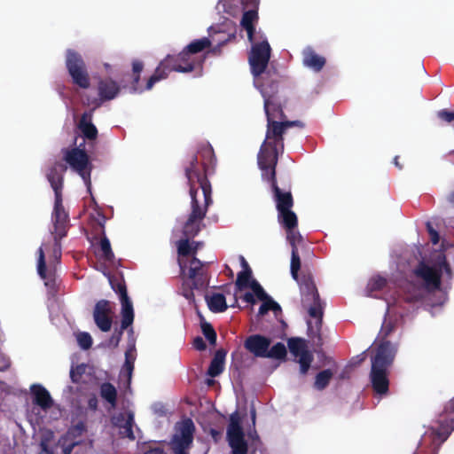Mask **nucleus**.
I'll list each match as a JSON object with an SVG mask.
<instances>
[{
    "instance_id": "f257e3e1",
    "label": "nucleus",
    "mask_w": 454,
    "mask_h": 454,
    "mask_svg": "<svg viewBox=\"0 0 454 454\" xmlns=\"http://www.w3.org/2000/svg\"><path fill=\"white\" fill-rule=\"evenodd\" d=\"M185 176L190 186L191 212L184 221H178L184 239L176 242L178 264L183 284L182 295L190 302L194 301L195 294L202 293L208 286L206 264L194 257L199 243L190 242L201 230L207 207L212 203L211 185L200 172L197 157L192 156L185 167Z\"/></svg>"
},
{
    "instance_id": "f03ea898",
    "label": "nucleus",
    "mask_w": 454,
    "mask_h": 454,
    "mask_svg": "<svg viewBox=\"0 0 454 454\" xmlns=\"http://www.w3.org/2000/svg\"><path fill=\"white\" fill-rule=\"evenodd\" d=\"M270 46L266 38L260 43H253L249 54V64L254 76V84L257 88L264 100V112L267 117L266 137L258 153V165L264 179L275 177V167L278 162L279 151H283V133L288 128L294 126L302 127L299 121H278L284 117L283 111L275 100L276 85L271 83L270 89L264 87L261 75L264 73L270 58Z\"/></svg>"
},
{
    "instance_id": "7ed1b4c3",
    "label": "nucleus",
    "mask_w": 454,
    "mask_h": 454,
    "mask_svg": "<svg viewBox=\"0 0 454 454\" xmlns=\"http://www.w3.org/2000/svg\"><path fill=\"white\" fill-rule=\"evenodd\" d=\"M443 274L450 278V269L443 251H434L428 258H423L413 269L411 280L404 286H399L396 295L387 300V315L380 334L387 337L394 329L393 317L403 318L412 313L420 301L431 293L437 292V301H432V309H438L447 300L445 293L439 291Z\"/></svg>"
},
{
    "instance_id": "20e7f679",
    "label": "nucleus",
    "mask_w": 454,
    "mask_h": 454,
    "mask_svg": "<svg viewBox=\"0 0 454 454\" xmlns=\"http://www.w3.org/2000/svg\"><path fill=\"white\" fill-rule=\"evenodd\" d=\"M225 41L226 39L220 43L214 36H212L211 40L207 37H203L192 41L177 56L168 55L160 61L154 74L147 81V89L151 90L156 82L166 79L169 73L173 71L179 73L198 71V74L200 75L204 58L197 54L210 47L213 43L223 44Z\"/></svg>"
},
{
    "instance_id": "39448f33",
    "label": "nucleus",
    "mask_w": 454,
    "mask_h": 454,
    "mask_svg": "<svg viewBox=\"0 0 454 454\" xmlns=\"http://www.w3.org/2000/svg\"><path fill=\"white\" fill-rule=\"evenodd\" d=\"M396 351L397 346L395 344L383 341L376 348L375 354L372 357L370 380L377 395H383L388 392V370L395 359Z\"/></svg>"
},
{
    "instance_id": "423d86ee",
    "label": "nucleus",
    "mask_w": 454,
    "mask_h": 454,
    "mask_svg": "<svg viewBox=\"0 0 454 454\" xmlns=\"http://www.w3.org/2000/svg\"><path fill=\"white\" fill-rule=\"evenodd\" d=\"M269 180L271 182L273 198L278 213V222L286 231V239L292 249L298 248V245L301 242L302 237L297 230V216L295 213L291 210L293 207L292 194L290 192L281 191L276 184L275 177Z\"/></svg>"
},
{
    "instance_id": "0eeeda50",
    "label": "nucleus",
    "mask_w": 454,
    "mask_h": 454,
    "mask_svg": "<svg viewBox=\"0 0 454 454\" xmlns=\"http://www.w3.org/2000/svg\"><path fill=\"white\" fill-rule=\"evenodd\" d=\"M32 406L27 412V419L33 427H40L57 419L60 416V408L55 403L49 391L40 384L30 387Z\"/></svg>"
},
{
    "instance_id": "6e6552de",
    "label": "nucleus",
    "mask_w": 454,
    "mask_h": 454,
    "mask_svg": "<svg viewBox=\"0 0 454 454\" xmlns=\"http://www.w3.org/2000/svg\"><path fill=\"white\" fill-rule=\"evenodd\" d=\"M445 413L446 418L438 425L426 431L421 438V444L429 442L432 445L434 454H437V450L441 444L447 440L451 431L454 430V397L446 405Z\"/></svg>"
},
{
    "instance_id": "1a4fd4ad",
    "label": "nucleus",
    "mask_w": 454,
    "mask_h": 454,
    "mask_svg": "<svg viewBox=\"0 0 454 454\" xmlns=\"http://www.w3.org/2000/svg\"><path fill=\"white\" fill-rule=\"evenodd\" d=\"M52 222L54 224V233H51V237L53 241V247L49 259L51 266L59 261L61 257L60 239L67 234L68 215L63 207L61 195L55 196Z\"/></svg>"
},
{
    "instance_id": "9d476101",
    "label": "nucleus",
    "mask_w": 454,
    "mask_h": 454,
    "mask_svg": "<svg viewBox=\"0 0 454 454\" xmlns=\"http://www.w3.org/2000/svg\"><path fill=\"white\" fill-rule=\"evenodd\" d=\"M64 160L70 168L82 177L88 192H90L92 164L86 152L80 147L66 150L64 153Z\"/></svg>"
},
{
    "instance_id": "9b49d317",
    "label": "nucleus",
    "mask_w": 454,
    "mask_h": 454,
    "mask_svg": "<svg viewBox=\"0 0 454 454\" xmlns=\"http://www.w3.org/2000/svg\"><path fill=\"white\" fill-rule=\"evenodd\" d=\"M84 432L85 425L83 423H78L69 428L59 440L64 454H87L92 449V442L82 438Z\"/></svg>"
},
{
    "instance_id": "f8f14e48",
    "label": "nucleus",
    "mask_w": 454,
    "mask_h": 454,
    "mask_svg": "<svg viewBox=\"0 0 454 454\" xmlns=\"http://www.w3.org/2000/svg\"><path fill=\"white\" fill-rule=\"evenodd\" d=\"M300 290L303 307L311 317L316 318L320 323L323 316V306L315 283L309 278H304L300 284Z\"/></svg>"
},
{
    "instance_id": "ddd939ff",
    "label": "nucleus",
    "mask_w": 454,
    "mask_h": 454,
    "mask_svg": "<svg viewBox=\"0 0 454 454\" xmlns=\"http://www.w3.org/2000/svg\"><path fill=\"white\" fill-rule=\"evenodd\" d=\"M66 66L73 82L82 89L90 86V78L82 56L73 50H67Z\"/></svg>"
},
{
    "instance_id": "4468645a",
    "label": "nucleus",
    "mask_w": 454,
    "mask_h": 454,
    "mask_svg": "<svg viewBox=\"0 0 454 454\" xmlns=\"http://www.w3.org/2000/svg\"><path fill=\"white\" fill-rule=\"evenodd\" d=\"M227 441L231 449V454H247V443L241 427V419L237 412L230 417L227 427Z\"/></svg>"
},
{
    "instance_id": "2eb2a0df",
    "label": "nucleus",
    "mask_w": 454,
    "mask_h": 454,
    "mask_svg": "<svg viewBox=\"0 0 454 454\" xmlns=\"http://www.w3.org/2000/svg\"><path fill=\"white\" fill-rule=\"evenodd\" d=\"M193 431L194 425L191 419H185L179 425L171 441L174 454H187L186 450L192 442Z\"/></svg>"
},
{
    "instance_id": "dca6fc26",
    "label": "nucleus",
    "mask_w": 454,
    "mask_h": 454,
    "mask_svg": "<svg viewBox=\"0 0 454 454\" xmlns=\"http://www.w3.org/2000/svg\"><path fill=\"white\" fill-rule=\"evenodd\" d=\"M287 344L291 354L300 364L301 374L305 375L314 358L313 354L309 350L307 341L301 338H291Z\"/></svg>"
},
{
    "instance_id": "f3484780",
    "label": "nucleus",
    "mask_w": 454,
    "mask_h": 454,
    "mask_svg": "<svg viewBox=\"0 0 454 454\" xmlns=\"http://www.w3.org/2000/svg\"><path fill=\"white\" fill-rule=\"evenodd\" d=\"M112 288L119 294L121 304V328L126 329L130 326L134 321V310L132 302L127 294L126 286L122 283L116 285L112 279H109Z\"/></svg>"
},
{
    "instance_id": "a211bd4d",
    "label": "nucleus",
    "mask_w": 454,
    "mask_h": 454,
    "mask_svg": "<svg viewBox=\"0 0 454 454\" xmlns=\"http://www.w3.org/2000/svg\"><path fill=\"white\" fill-rule=\"evenodd\" d=\"M98 90L99 98H93L92 100L88 98L87 101H83V104L92 106V110L98 107L102 101L114 99L120 92V86L112 79H104L99 81Z\"/></svg>"
},
{
    "instance_id": "6ab92c4d",
    "label": "nucleus",
    "mask_w": 454,
    "mask_h": 454,
    "mask_svg": "<svg viewBox=\"0 0 454 454\" xmlns=\"http://www.w3.org/2000/svg\"><path fill=\"white\" fill-rule=\"evenodd\" d=\"M111 421L113 426L118 429L121 437L135 440L136 436L133 432L134 413L132 411L120 412L113 416Z\"/></svg>"
},
{
    "instance_id": "aec40b11",
    "label": "nucleus",
    "mask_w": 454,
    "mask_h": 454,
    "mask_svg": "<svg viewBox=\"0 0 454 454\" xmlns=\"http://www.w3.org/2000/svg\"><path fill=\"white\" fill-rule=\"evenodd\" d=\"M112 307L109 301L101 300L96 303L93 317L97 326L103 332H108L112 327Z\"/></svg>"
},
{
    "instance_id": "412c9836",
    "label": "nucleus",
    "mask_w": 454,
    "mask_h": 454,
    "mask_svg": "<svg viewBox=\"0 0 454 454\" xmlns=\"http://www.w3.org/2000/svg\"><path fill=\"white\" fill-rule=\"evenodd\" d=\"M236 288L238 291H241L245 288H250L252 292L256 294L257 299L266 297V293L261 285L252 278V272L250 269H245L238 274L236 280Z\"/></svg>"
},
{
    "instance_id": "4be33fe9",
    "label": "nucleus",
    "mask_w": 454,
    "mask_h": 454,
    "mask_svg": "<svg viewBox=\"0 0 454 454\" xmlns=\"http://www.w3.org/2000/svg\"><path fill=\"white\" fill-rule=\"evenodd\" d=\"M136 356L135 343L134 341H131L129 343L125 352V362L119 375L120 383L124 387H129L130 384Z\"/></svg>"
},
{
    "instance_id": "5701e85b",
    "label": "nucleus",
    "mask_w": 454,
    "mask_h": 454,
    "mask_svg": "<svg viewBox=\"0 0 454 454\" xmlns=\"http://www.w3.org/2000/svg\"><path fill=\"white\" fill-rule=\"evenodd\" d=\"M270 343V339L260 334H254L246 340L245 348L257 357H266Z\"/></svg>"
},
{
    "instance_id": "b1692460",
    "label": "nucleus",
    "mask_w": 454,
    "mask_h": 454,
    "mask_svg": "<svg viewBox=\"0 0 454 454\" xmlns=\"http://www.w3.org/2000/svg\"><path fill=\"white\" fill-rule=\"evenodd\" d=\"M301 54L303 66L316 73L320 72L326 63L325 58L317 54L311 46L305 47Z\"/></svg>"
},
{
    "instance_id": "393cba45",
    "label": "nucleus",
    "mask_w": 454,
    "mask_h": 454,
    "mask_svg": "<svg viewBox=\"0 0 454 454\" xmlns=\"http://www.w3.org/2000/svg\"><path fill=\"white\" fill-rule=\"evenodd\" d=\"M65 171L66 167L59 162H56L46 174L47 179L55 192V196L61 195L63 175Z\"/></svg>"
},
{
    "instance_id": "a878e982",
    "label": "nucleus",
    "mask_w": 454,
    "mask_h": 454,
    "mask_svg": "<svg viewBox=\"0 0 454 454\" xmlns=\"http://www.w3.org/2000/svg\"><path fill=\"white\" fill-rule=\"evenodd\" d=\"M92 111L84 113L79 121V129L83 136L88 139H95L98 136V130L95 125L91 122Z\"/></svg>"
},
{
    "instance_id": "bb28decb",
    "label": "nucleus",
    "mask_w": 454,
    "mask_h": 454,
    "mask_svg": "<svg viewBox=\"0 0 454 454\" xmlns=\"http://www.w3.org/2000/svg\"><path fill=\"white\" fill-rule=\"evenodd\" d=\"M208 309L214 313H221L227 309L225 296L219 293H213L205 296Z\"/></svg>"
},
{
    "instance_id": "cd10ccee",
    "label": "nucleus",
    "mask_w": 454,
    "mask_h": 454,
    "mask_svg": "<svg viewBox=\"0 0 454 454\" xmlns=\"http://www.w3.org/2000/svg\"><path fill=\"white\" fill-rule=\"evenodd\" d=\"M225 355V352L223 350L216 351L207 370V374L209 376L216 377L222 373L224 368Z\"/></svg>"
},
{
    "instance_id": "c85d7f7f",
    "label": "nucleus",
    "mask_w": 454,
    "mask_h": 454,
    "mask_svg": "<svg viewBox=\"0 0 454 454\" xmlns=\"http://www.w3.org/2000/svg\"><path fill=\"white\" fill-rule=\"evenodd\" d=\"M257 19V12L255 10H250L243 13L241 20V26L247 30L248 40L253 43L254 37V26L253 23Z\"/></svg>"
},
{
    "instance_id": "c756f323",
    "label": "nucleus",
    "mask_w": 454,
    "mask_h": 454,
    "mask_svg": "<svg viewBox=\"0 0 454 454\" xmlns=\"http://www.w3.org/2000/svg\"><path fill=\"white\" fill-rule=\"evenodd\" d=\"M239 4H241L242 9H244L245 4L243 0H219L217 8L219 11L223 10L224 12L234 16L239 11Z\"/></svg>"
},
{
    "instance_id": "7c9ffc66",
    "label": "nucleus",
    "mask_w": 454,
    "mask_h": 454,
    "mask_svg": "<svg viewBox=\"0 0 454 454\" xmlns=\"http://www.w3.org/2000/svg\"><path fill=\"white\" fill-rule=\"evenodd\" d=\"M100 395L110 404L111 409L115 407L117 390L114 386L110 383H103L100 387Z\"/></svg>"
},
{
    "instance_id": "2f4dec72",
    "label": "nucleus",
    "mask_w": 454,
    "mask_h": 454,
    "mask_svg": "<svg viewBox=\"0 0 454 454\" xmlns=\"http://www.w3.org/2000/svg\"><path fill=\"white\" fill-rule=\"evenodd\" d=\"M44 249L47 250L46 243H43V245L38 248L37 251V272L40 278L45 280V286H49L48 275L46 272L45 261H44Z\"/></svg>"
},
{
    "instance_id": "473e14b6",
    "label": "nucleus",
    "mask_w": 454,
    "mask_h": 454,
    "mask_svg": "<svg viewBox=\"0 0 454 454\" xmlns=\"http://www.w3.org/2000/svg\"><path fill=\"white\" fill-rule=\"evenodd\" d=\"M260 300L262 301V304L260 306L258 312L260 316L265 315L270 310L273 311L276 316L281 312L279 304L273 301L267 294L265 298Z\"/></svg>"
},
{
    "instance_id": "72a5a7b5",
    "label": "nucleus",
    "mask_w": 454,
    "mask_h": 454,
    "mask_svg": "<svg viewBox=\"0 0 454 454\" xmlns=\"http://www.w3.org/2000/svg\"><path fill=\"white\" fill-rule=\"evenodd\" d=\"M98 256L106 262H112L114 260V255L111 248L110 241L106 237H103L100 240Z\"/></svg>"
},
{
    "instance_id": "f704fd0d",
    "label": "nucleus",
    "mask_w": 454,
    "mask_h": 454,
    "mask_svg": "<svg viewBox=\"0 0 454 454\" xmlns=\"http://www.w3.org/2000/svg\"><path fill=\"white\" fill-rule=\"evenodd\" d=\"M143 68H144V65H143L142 61H140V60L133 61L132 69H133V72L135 74H137V75L134 77L131 90L135 93H142L145 90H149L147 89V85L145 86V88H142V87L138 86L139 74L142 72Z\"/></svg>"
},
{
    "instance_id": "c9c22d12",
    "label": "nucleus",
    "mask_w": 454,
    "mask_h": 454,
    "mask_svg": "<svg viewBox=\"0 0 454 454\" xmlns=\"http://www.w3.org/2000/svg\"><path fill=\"white\" fill-rule=\"evenodd\" d=\"M386 284H387L386 278H384L380 276H376V277L372 278L370 279V281L368 282V285L366 287L367 294L369 296H373L372 293L374 291L380 290L381 288H383L386 286Z\"/></svg>"
},
{
    "instance_id": "e433bc0d",
    "label": "nucleus",
    "mask_w": 454,
    "mask_h": 454,
    "mask_svg": "<svg viewBox=\"0 0 454 454\" xmlns=\"http://www.w3.org/2000/svg\"><path fill=\"white\" fill-rule=\"evenodd\" d=\"M286 356V346L278 342L271 348H268L266 358H275V359H283Z\"/></svg>"
},
{
    "instance_id": "4c0bfd02",
    "label": "nucleus",
    "mask_w": 454,
    "mask_h": 454,
    "mask_svg": "<svg viewBox=\"0 0 454 454\" xmlns=\"http://www.w3.org/2000/svg\"><path fill=\"white\" fill-rule=\"evenodd\" d=\"M333 377V372L330 370H324L320 372L315 380V387L318 390L324 389L329 383Z\"/></svg>"
},
{
    "instance_id": "58836bf2",
    "label": "nucleus",
    "mask_w": 454,
    "mask_h": 454,
    "mask_svg": "<svg viewBox=\"0 0 454 454\" xmlns=\"http://www.w3.org/2000/svg\"><path fill=\"white\" fill-rule=\"evenodd\" d=\"M301 267V260L298 253V248L292 249V258H291V274L294 279H298V271Z\"/></svg>"
},
{
    "instance_id": "ea45409f",
    "label": "nucleus",
    "mask_w": 454,
    "mask_h": 454,
    "mask_svg": "<svg viewBox=\"0 0 454 454\" xmlns=\"http://www.w3.org/2000/svg\"><path fill=\"white\" fill-rule=\"evenodd\" d=\"M76 340L82 349H89L92 345V338L88 333H79L76 335Z\"/></svg>"
},
{
    "instance_id": "a19ab883",
    "label": "nucleus",
    "mask_w": 454,
    "mask_h": 454,
    "mask_svg": "<svg viewBox=\"0 0 454 454\" xmlns=\"http://www.w3.org/2000/svg\"><path fill=\"white\" fill-rule=\"evenodd\" d=\"M202 332L210 344L214 345L216 341V333L209 324L202 325Z\"/></svg>"
},
{
    "instance_id": "79ce46f5",
    "label": "nucleus",
    "mask_w": 454,
    "mask_h": 454,
    "mask_svg": "<svg viewBox=\"0 0 454 454\" xmlns=\"http://www.w3.org/2000/svg\"><path fill=\"white\" fill-rule=\"evenodd\" d=\"M85 366L83 364L78 365L75 368L72 367L70 371V377L73 382H79L81 375L84 372Z\"/></svg>"
},
{
    "instance_id": "37998d69",
    "label": "nucleus",
    "mask_w": 454,
    "mask_h": 454,
    "mask_svg": "<svg viewBox=\"0 0 454 454\" xmlns=\"http://www.w3.org/2000/svg\"><path fill=\"white\" fill-rule=\"evenodd\" d=\"M427 232L429 234L430 241L434 245H437L439 243V240H440V236H439L438 231L434 229V227L432 226V223L430 222L427 223Z\"/></svg>"
},
{
    "instance_id": "c03bdc74",
    "label": "nucleus",
    "mask_w": 454,
    "mask_h": 454,
    "mask_svg": "<svg viewBox=\"0 0 454 454\" xmlns=\"http://www.w3.org/2000/svg\"><path fill=\"white\" fill-rule=\"evenodd\" d=\"M437 116L447 122H451L454 121V112H450L446 109L439 111L437 113Z\"/></svg>"
},
{
    "instance_id": "a18cd8bd",
    "label": "nucleus",
    "mask_w": 454,
    "mask_h": 454,
    "mask_svg": "<svg viewBox=\"0 0 454 454\" xmlns=\"http://www.w3.org/2000/svg\"><path fill=\"white\" fill-rule=\"evenodd\" d=\"M255 296H256V294L254 292L253 293L247 292V293L244 294L242 299L247 303L254 304L255 303Z\"/></svg>"
},
{
    "instance_id": "49530a36",
    "label": "nucleus",
    "mask_w": 454,
    "mask_h": 454,
    "mask_svg": "<svg viewBox=\"0 0 454 454\" xmlns=\"http://www.w3.org/2000/svg\"><path fill=\"white\" fill-rule=\"evenodd\" d=\"M193 346L198 350H204L206 348V344L201 337H197L194 339Z\"/></svg>"
},
{
    "instance_id": "de8ad7c7",
    "label": "nucleus",
    "mask_w": 454,
    "mask_h": 454,
    "mask_svg": "<svg viewBox=\"0 0 454 454\" xmlns=\"http://www.w3.org/2000/svg\"><path fill=\"white\" fill-rule=\"evenodd\" d=\"M122 328L121 330L116 334V335H114L110 340H109V345L113 346V347H117L119 342H120V340H121V334H122Z\"/></svg>"
},
{
    "instance_id": "09e8293b",
    "label": "nucleus",
    "mask_w": 454,
    "mask_h": 454,
    "mask_svg": "<svg viewBox=\"0 0 454 454\" xmlns=\"http://www.w3.org/2000/svg\"><path fill=\"white\" fill-rule=\"evenodd\" d=\"M396 269L398 271H400L401 273H404L406 271V265L405 263L403 262V260H400L396 262Z\"/></svg>"
},
{
    "instance_id": "8fccbe9b",
    "label": "nucleus",
    "mask_w": 454,
    "mask_h": 454,
    "mask_svg": "<svg viewBox=\"0 0 454 454\" xmlns=\"http://www.w3.org/2000/svg\"><path fill=\"white\" fill-rule=\"evenodd\" d=\"M40 447L42 449V452L41 453L50 454L48 443L46 442V441L42 440L41 442H40Z\"/></svg>"
},
{
    "instance_id": "3c124183",
    "label": "nucleus",
    "mask_w": 454,
    "mask_h": 454,
    "mask_svg": "<svg viewBox=\"0 0 454 454\" xmlns=\"http://www.w3.org/2000/svg\"><path fill=\"white\" fill-rule=\"evenodd\" d=\"M145 454H166L160 448H153L146 451Z\"/></svg>"
},
{
    "instance_id": "603ef678",
    "label": "nucleus",
    "mask_w": 454,
    "mask_h": 454,
    "mask_svg": "<svg viewBox=\"0 0 454 454\" xmlns=\"http://www.w3.org/2000/svg\"><path fill=\"white\" fill-rule=\"evenodd\" d=\"M240 261H241V264H242L244 270L245 269H250L248 267V264H247V261L245 260V258L243 256L240 257Z\"/></svg>"
},
{
    "instance_id": "864d4df0",
    "label": "nucleus",
    "mask_w": 454,
    "mask_h": 454,
    "mask_svg": "<svg viewBox=\"0 0 454 454\" xmlns=\"http://www.w3.org/2000/svg\"><path fill=\"white\" fill-rule=\"evenodd\" d=\"M8 366H9V361L8 360H4V364L0 365V371H3L4 369H6Z\"/></svg>"
},
{
    "instance_id": "5fc2aeb1",
    "label": "nucleus",
    "mask_w": 454,
    "mask_h": 454,
    "mask_svg": "<svg viewBox=\"0 0 454 454\" xmlns=\"http://www.w3.org/2000/svg\"><path fill=\"white\" fill-rule=\"evenodd\" d=\"M450 246H451L450 244L447 243L445 240H442V247L443 249H446L447 247H450Z\"/></svg>"
},
{
    "instance_id": "6e6d98bb",
    "label": "nucleus",
    "mask_w": 454,
    "mask_h": 454,
    "mask_svg": "<svg viewBox=\"0 0 454 454\" xmlns=\"http://www.w3.org/2000/svg\"><path fill=\"white\" fill-rule=\"evenodd\" d=\"M251 416H252L253 423H254V420H255V411L254 409L251 411Z\"/></svg>"
},
{
    "instance_id": "4d7b16f0",
    "label": "nucleus",
    "mask_w": 454,
    "mask_h": 454,
    "mask_svg": "<svg viewBox=\"0 0 454 454\" xmlns=\"http://www.w3.org/2000/svg\"><path fill=\"white\" fill-rule=\"evenodd\" d=\"M394 163L396 167H398L399 168H401V167L399 166V163H398V157H395V160H394Z\"/></svg>"
},
{
    "instance_id": "13d9d810",
    "label": "nucleus",
    "mask_w": 454,
    "mask_h": 454,
    "mask_svg": "<svg viewBox=\"0 0 454 454\" xmlns=\"http://www.w3.org/2000/svg\"><path fill=\"white\" fill-rule=\"evenodd\" d=\"M104 67H105V68H106V70L107 72H109V71H110V65H109V64L106 63V64L104 65Z\"/></svg>"
},
{
    "instance_id": "bf43d9fd",
    "label": "nucleus",
    "mask_w": 454,
    "mask_h": 454,
    "mask_svg": "<svg viewBox=\"0 0 454 454\" xmlns=\"http://www.w3.org/2000/svg\"><path fill=\"white\" fill-rule=\"evenodd\" d=\"M95 404H96V401H94V400L90 401V406H93Z\"/></svg>"
},
{
    "instance_id": "052dcab7",
    "label": "nucleus",
    "mask_w": 454,
    "mask_h": 454,
    "mask_svg": "<svg viewBox=\"0 0 454 454\" xmlns=\"http://www.w3.org/2000/svg\"><path fill=\"white\" fill-rule=\"evenodd\" d=\"M59 95L64 98L63 92L59 91Z\"/></svg>"
},
{
    "instance_id": "680f3d73",
    "label": "nucleus",
    "mask_w": 454,
    "mask_h": 454,
    "mask_svg": "<svg viewBox=\"0 0 454 454\" xmlns=\"http://www.w3.org/2000/svg\"><path fill=\"white\" fill-rule=\"evenodd\" d=\"M454 200V193H452V195H451V200Z\"/></svg>"
},
{
    "instance_id": "e2e57ef3",
    "label": "nucleus",
    "mask_w": 454,
    "mask_h": 454,
    "mask_svg": "<svg viewBox=\"0 0 454 454\" xmlns=\"http://www.w3.org/2000/svg\"><path fill=\"white\" fill-rule=\"evenodd\" d=\"M213 30H214V28H213V27H210V28H209V32H210V33H211V31H213Z\"/></svg>"
},
{
    "instance_id": "0e129e2a",
    "label": "nucleus",
    "mask_w": 454,
    "mask_h": 454,
    "mask_svg": "<svg viewBox=\"0 0 454 454\" xmlns=\"http://www.w3.org/2000/svg\"><path fill=\"white\" fill-rule=\"evenodd\" d=\"M177 231V226L176 227V229L174 230V232L176 233Z\"/></svg>"
}]
</instances>
